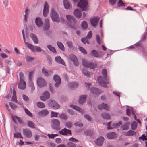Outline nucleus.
Segmentation results:
<instances>
[{"mask_svg":"<svg viewBox=\"0 0 147 147\" xmlns=\"http://www.w3.org/2000/svg\"><path fill=\"white\" fill-rule=\"evenodd\" d=\"M102 73L104 77L101 76H99L98 78V81L100 85L105 88H107V84H109V79L107 77V71L105 69H103L102 71Z\"/></svg>","mask_w":147,"mask_h":147,"instance_id":"f257e3e1","label":"nucleus"},{"mask_svg":"<svg viewBox=\"0 0 147 147\" xmlns=\"http://www.w3.org/2000/svg\"><path fill=\"white\" fill-rule=\"evenodd\" d=\"M50 15L52 20L53 22H64L63 19V18L61 19V20H60L58 14L53 8L51 9Z\"/></svg>","mask_w":147,"mask_h":147,"instance_id":"f03ea898","label":"nucleus"},{"mask_svg":"<svg viewBox=\"0 0 147 147\" xmlns=\"http://www.w3.org/2000/svg\"><path fill=\"white\" fill-rule=\"evenodd\" d=\"M88 4V2L87 0H80L78 3L77 6L81 8L82 11H87Z\"/></svg>","mask_w":147,"mask_h":147,"instance_id":"7ed1b4c3","label":"nucleus"},{"mask_svg":"<svg viewBox=\"0 0 147 147\" xmlns=\"http://www.w3.org/2000/svg\"><path fill=\"white\" fill-rule=\"evenodd\" d=\"M66 17L67 20L71 23L70 26L71 28L75 29L76 27V24L77 21L76 19L71 15H67Z\"/></svg>","mask_w":147,"mask_h":147,"instance_id":"20e7f679","label":"nucleus"},{"mask_svg":"<svg viewBox=\"0 0 147 147\" xmlns=\"http://www.w3.org/2000/svg\"><path fill=\"white\" fill-rule=\"evenodd\" d=\"M36 84L40 88L45 87L47 85V83L45 80L41 77H40L38 78Z\"/></svg>","mask_w":147,"mask_h":147,"instance_id":"39448f33","label":"nucleus"},{"mask_svg":"<svg viewBox=\"0 0 147 147\" xmlns=\"http://www.w3.org/2000/svg\"><path fill=\"white\" fill-rule=\"evenodd\" d=\"M26 44L27 47L34 52H40L42 51L41 49L39 46H34L30 43Z\"/></svg>","mask_w":147,"mask_h":147,"instance_id":"423d86ee","label":"nucleus"},{"mask_svg":"<svg viewBox=\"0 0 147 147\" xmlns=\"http://www.w3.org/2000/svg\"><path fill=\"white\" fill-rule=\"evenodd\" d=\"M82 63L84 66L87 67H89L91 69H94L96 66V64L89 62L85 59H82Z\"/></svg>","mask_w":147,"mask_h":147,"instance_id":"0eeeda50","label":"nucleus"},{"mask_svg":"<svg viewBox=\"0 0 147 147\" xmlns=\"http://www.w3.org/2000/svg\"><path fill=\"white\" fill-rule=\"evenodd\" d=\"M49 105L55 109H57L60 107V106L56 101L49 100L48 103Z\"/></svg>","mask_w":147,"mask_h":147,"instance_id":"6e6552de","label":"nucleus"},{"mask_svg":"<svg viewBox=\"0 0 147 147\" xmlns=\"http://www.w3.org/2000/svg\"><path fill=\"white\" fill-rule=\"evenodd\" d=\"M70 59L73 62L74 65L77 66L78 65V62L76 57L73 54H71L69 55Z\"/></svg>","mask_w":147,"mask_h":147,"instance_id":"1a4fd4ad","label":"nucleus"},{"mask_svg":"<svg viewBox=\"0 0 147 147\" xmlns=\"http://www.w3.org/2000/svg\"><path fill=\"white\" fill-rule=\"evenodd\" d=\"M50 96L49 92L47 91H45L43 93L42 96L40 97L41 100L42 101H45L48 99Z\"/></svg>","mask_w":147,"mask_h":147,"instance_id":"9d476101","label":"nucleus"},{"mask_svg":"<svg viewBox=\"0 0 147 147\" xmlns=\"http://www.w3.org/2000/svg\"><path fill=\"white\" fill-rule=\"evenodd\" d=\"M53 79L54 81L56 82L55 84V86L56 87H57L61 83V80L60 77L57 75H55L54 76Z\"/></svg>","mask_w":147,"mask_h":147,"instance_id":"9b49d317","label":"nucleus"},{"mask_svg":"<svg viewBox=\"0 0 147 147\" xmlns=\"http://www.w3.org/2000/svg\"><path fill=\"white\" fill-rule=\"evenodd\" d=\"M42 74L45 76L47 77L52 75L53 74V71L51 70H47L44 67H43L42 69Z\"/></svg>","mask_w":147,"mask_h":147,"instance_id":"f8f14e48","label":"nucleus"},{"mask_svg":"<svg viewBox=\"0 0 147 147\" xmlns=\"http://www.w3.org/2000/svg\"><path fill=\"white\" fill-rule=\"evenodd\" d=\"M49 11V6L47 2H45L43 11V14L44 17L47 16Z\"/></svg>","mask_w":147,"mask_h":147,"instance_id":"ddd939ff","label":"nucleus"},{"mask_svg":"<svg viewBox=\"0 0 147 147\" xmlns=\"http://www.w3.org/2000/svg\"><path fill=\"white\" fill-rule=\"evenodd\" d=\"M23 131L24 134L27 137H31L32 136V133L31 131L28 129H23Z\"/></svg>","mask_w":147,"mask_h":147,"instance_id":"4468645a","label":"nucleus"},{"mask_svg":"<svg viewBox=\"0 0 147 147\" xmlns=\"http://www.w3.org/2000/svg\"><path fill=\"white\" fill-rule=\"evenodd\" d=\"M26 87V83L24 80H20L18 85V88L24 90Z\"/></svg>","mask_w":147,"mask_h":147,"instance_id":"2eb2a0df","label":"nucleus"},{"mask_svg":"<svg viewBox=\"0 0 147 147\" xmlns=\"http://www.w3.org/2000/svg\"><path fill=\"white\" fill-rule=\"evenodd\" d=\"M59 133L60 134L65 135L68 134H71V131L70 130L67 129L65 128L62 129L59 131Z\"/></svg>","mask_w":147,"mask_h":147,"instance_id":"dca6fc26","label":"nucleus"},{"mask_svg":"<svg viewBox=\"0 0 147 147\" xmlns=\"http://www.w3.org/2000/svg\"><path fill=\"white\" fill-rule=\"evenodd\" d=\"M98 108L99 109L101 110L104 109L107 110H109V107L106 104H102L98 106Z\"/></svg>","mask_w":147,"mask_h":147,"instance_id":"f3484780","label":"nucleus"},{"mask_svg":"<svg viewBox=\"0 0 147 147\" xmlns=\"http://www.w3.org/2000/svg\"><path fill=\"white\" fill-rule=\"evenodd\" d=\"M35 23L38 27H41L43 25V23L41 19L39 17L37 18L35 20Z\"/></svg>","mask_w":147,"mask_h":147,"instance_id":"a211bd4d","label":"nucleus"},{"mask_svg":"<svg viewBox=\"0 0 147 147\" xmlns=\"http://www.w3.org/2000/svg\"><path fill=\"white\" fill-rule=\"evenodd\" d=\"M104 141V138L103 137L100 136L97 139V140L95 141V143L98 145L101 146L102 144Z\"/></svg>","mask_w":147,"mask_h":147,"instance_id":"6ab92c4d","label":"nucleus"},{"mask_svg":"<svg viewBox=\"0 0 147 147\" xmlns=\"http://www.w3.org/2000/svg\"><path fill=\"white\" fill-rule=\"evenodd\" d=\"M99 20V19L98 17L94 18L90 20V22L92 25L94 26H96L97 25Z\"/></svg>","mask_w":147,"mask_h":147,"instance_id":"aec40b11","label":"nucleus"},{"mask_svg":"<svg viewBox=\"0 0 147 147\" xmlns=\"http://www.w3.org/2000/svg\"><path fill=\"white\" fill-rule=\"evenodd\" d=\"M63 4L65 8L67 9H70L71 8V6L68 0H64Z\"/></svg>","mask_w":147,"mask_h":147,"instance_id":"412c9836","label":"nucleus"},{"mask_svg":"<svg viewBox=\"0 0 147 147\" xmlns=\"http://www.w3.org/2000/svg\"><path fill=\"white\" fill-rule=\"evenodd\" d=\"M74 15L78 18H80L82 16L81 11L78 9H75L74 12Z\"/></svg>","mask_w":147,"mask_h":147,"instance_id":"4be33fe9","label":"nucleus"},{"mask_svg":"<svg viewBox=\"0 0 147 147\" xmlns=\"http://www.w3.org/2000/svg\"><path fill=\"white\" fill-rule=\"evenodd\" d=\"M78 86V84L76 82H72L69 83L68 87L70 88H76Z\"/></svg>","mask_w":147,"mask_h":147,"instance_id":"5701e85b","label":"nucleus"},{"mask_svg":"<svg viewBox=\"0 0 147 147\" xmlns=\"http://www.w3.org/2000/svg\"><path fill=\"white\" fill-rule=\"evenodd\" d=\"M55 61L58 63L62 64L63 65H65V63L63 60L60 56H57L55 57Z\"/></svg>","mask_w":147,"mask_h":147,"instance_id":"b1692460","label":"nucleus"},{"mask_svg":"<svg viewBox=\"0 0 147 147\" xmlns=\"http://www.w3.org/2000/svg\"><path fill=\"white\" fill-rule=\"evenodd\" d=\"M124 135L127 136H132L134 135H136V133L134 131L130 130L127 132H124L123 133Z\"/></svg>","mask_w":147,"mask_h":147,"instance_id":"393cba45","label":"nucleus"},{"mask_svg":"<svg viewBox=\"0 0 147 147\" xmlns=\"http://www.w3.org/2000/svg\"><path fill=\"white\" fill-rule=\"evenodd\" d=\"M52 124L55 126H58L60 125V122L58 119H54L51 121Z\"/></svg>","mask_w":147,"mask_h":147,"instance_id":"a878e982","label":"nucleus"},{"mask_svg":"<svg viewBox=\"0 0 147 147\" xmlns=\"http://www.w3.org/2000/svg\"><path fill=\"white\" fill-rule=\"evenodd\" d=\"M30 36L35 44H37L38 43V38L35 34L33 33H31L30 34Z\"/></svg>","mask_w":147,"mask_h":147,"instance_id":"bb28decb","label":"nucleus"},{"mask_svg":"<svg viewBox=\"0 0 147 147\" xmlns=\"http://www.w3.org/2000/svg\"><path fill=\"white\" fill-rule=\"evenodd\" d=\"M91 91L92 94H98L100 93L99 89L94 88H91Z\"/></svg>","mask_w":147,"mask_h":147,"instance_id":"cd10ccee","label":"nucleus"},{"mask_svg":"<svg viewBox=\"0 0 147 147\" xmlns=\"http://www.w3.org/2000/svg\"><path fill=\"white\" fill-rule=\"evenodd\" d=\"M12 117L13 121L16 123L17 121V120L20 124H21L22 123V121L20 118L17 117V116H12Z\"/></svg>","mask_w":147,"mask_h":147,"instance_id":"c85d7f7f","label":"nucleus"},{"mask_svg":"<svg viewBox=\"0 0 147 147\" xmlns=\"http://www.w3.org/2000/svg\"><path fill=\"white\" fill-rule=\"evenodd\" d=\"M86 96L85 95L81 96L80 97L79 100V102L80 104H82L86 101Z\"/></svg>","mask_w":147,"mask_h":147,"instance_id":"c756f323","label":"nucleus"},{"mask_svg":"<svg viewBox=\"0 0 147 147\" xmlns=\"http://www.w3.org/2000/svg\"><path fill=\"white\" fill-rule=\"evenodd\" d=\"M116 134L113 132L108 133L107 134V137L110 139H112L114 138Z\"/></svg>","mask_w":147,"mask_h":147,"instance_id":"7c9ffc66","label":"nucleus"},{"mask_svg":"<svg viewBox=\"0 0 147 147\" xmlns=\"http://www.w3.org/2000/svg\"><path fill=\"white\" fill-rule=\"evenodd\" d=\"M49 112L46 109H43L38 113L39 115L41 116L46 115L48 114Z\"/></svg>","mask_w":147,"mask_h":147,"instance_id":"2f4dec72","label":"nucleus"},{"mask_svg":"<svg viewBox=\"0 0 147 147\" xmlns=\"http://www.w3.org/2000/svg\"><path fill=\"white\" fill-rule=\"evenodd\" d=\"M91 55L92 56H94L95 57H100V55H99L98 52L95 50H92L91 53Z\"/></svg>","mask_w":147,"mask_h":147,"instance_id":"473e14b6","label":"nucleus"},{"mask_svg":"<svg viewBox=\"0 0 147 147\" xmlns=\"http://www.w3.org/2000/svg\"><path fill=\"white\" fill-rule=\"evenodd\" d=\"M70 106L71 107L73 108L74 109H75L76 110L78 111H79L80 112H82V110L81 109V108L78 106H76L72 105H70Z\"/></svg>","mask_w":147,"mask_h":147,"instance_id":"72a5a7b5","label":"nucleus"},{"mask_svg":"<svg viewBox=\"0 0 147 147\" xmlns=\"http://www.w3.org/2000/svg\"><path fill=\"white\" fill-rule=\"evenodd\" d=\"M127 114L128 116H130L132 113L133 115H134V113L133 109H127L126 111Z\"/></svg>","mask_w":147,"mask_h":147,"instance_id":"f704fd0d","label":"nucleus"},{"mask_svg":"<svg viewBox=\"0 0 147 147\" xmlns=\"http://www.w3.org/2000/svg\"><path fill=\"white\" fill-rule=\"evenodd\" d=\"M27 124L29 127L31 128H35V124L31 121H28Z\"/></svg>","mask_w":147,"mask_h":147,"instance_id":"c9c22d12","label":"nucleus"},{"mask_svg":"<svg viewBox=\"0 0 147 147\" xmlns=\"http://www.w3.org/2000/svg\"><path fill=\"white\" fill-rule=\"evenodd\" d=\"M25 14L24 15V22H26L27 21V17L28 14V10L26 9L25 11Z\"/></svg>","mask_w":147,"mask_h":147,"instance_id":"e433bc0d","label":"nucleus"},{"mask_svg":"<svg viewBox=\"0 0 147 147\" xmlns=\"http://www.w3.org/2000/svg\"><path fill=\"white\" fill-rule=\"evenodd\" d=\"M101 115L102 117L105 119H109L110 118V116L107 113H102Z\"/></svg>","mask_w":147,"mask_h":147,"instance_id":"4c0bfd02","label":"nucleus"},{"mask_svg":"<svg viewBox=\"0 0 147 147\" xmlns=\"http://www.w3.org/2000/svg\"><path fill=\"white\" fill-rule=\"evenodd\" d=\"M57 44L58 47L62 50H64V47L63 44L61 42H57Z\"/></svg>","mask_w":147,"mask_h":147,"instance_id":"58836bf2","label":"nucleus"},{"mask_svg":"<svg viewBox=\"0 0 147 147\" xmlns=\"http://www.w3.org/2000/svg\"><path fill=\"white\" fill-rule=\"evenodd\" d=\"M29 86L31 88V91L32 92H33L35 90V88L34 86V84L31 81H30V82H29Z\"/></svg>","mask_w":147,"mask_h":147,"instance_id":"ea45409f","label":"nucleus"},{"mask_svg":"<svg viewBox=\"0 0 147 147\" xmlns=\"http://www.w3.org/2000/svg\"><path fill=\"white\" fill-rule=\"evenodd\" d=\"M137 126V124L136 122L134 121L131 123V129L134 130L136 129Z\"/></svg>","mask_w":147,"mask_h":147,"instance_id":"a19ab883","label":"nucleus"},{"mask_svg":"<svg viewBox=\"0 0 147 147\" xmlns=\"http://www.w3.org/2000/svg\"><path fill=\"white\" fill-rule=\"evenodd\" d=\"M37 105L38 107L40 108H43L45 107V105L41 102H38L37 103Z\"/></svg>","mask_w":147,"mask_h":147,"instance_id":"79ce46f5","label":"nucleus"},{"mask_svg":"<svg viewBox=\"0 0 147 147\" xmlns=\"http://www.w3.org/2000/svg\"><path fill=\"white\" fill-rule=\"evenodd\" d=\"M47 48L51 51H52L53 53H55L56 52L55 49L53 47L50 45L47 46Z\"/></svg>","mask_w":147,"mask_h":147,"instance_id":"37998d69","label":"nucleus"},{"mask_svg":"<svg viewBox=\"0 0 147 147\" xmlns=\"http://www.w3.org/2000/svg\"><path fill=\"white\" fill-rule=\"evenodd\" d=\"M84 134L87 136H91L92 133L93 132L92 131L89 130H86L85 131H84Z\"/></svg>","mask_w":147,"mask_h":147,"instance_id":"c03bdc74","label":"nucleus"},{"mask_svg":"<svg viewBox=\"0 0 147 147\" xmlns=\"http://www.w3.org/2000/svg\"><path fill=\"white\" fill-rule=\"evenodd\" d=\"M122 124L121 121L119 122L118 123L116 124H112V126L114 128H117L119 126Z\"/></svg>","mask_w":147,"mask_h":147,"instance_id":"a18cd8bd","label":"nucleus"},{"mask_svg":"<svg viewBox=\"0 0 147 147\" xmlns=\"http://www.w3.org/2000/svg\"><path fill=\"white\" fill-rule=\"evenodd\" d=\"M117 4L118 7L124 6L125 5L121 0H119Z\"/></svg>","mask_w":147,"mask_h":147,"instance_id":"49530a36","label":"nucleus"},{"mask_svg":"<svg viewBox=\"0 0 147 147\" xmlns=\"http://www.w3.org/2000/svg\"><path fill=\"white\" fill-rule=\"evenodd\" d=\"M121 128L122 130H127L129 128L128 126L126 124L122 125Z\"/></svg>","mask_w":147,"mask_h":147,"instance_id":"de8ad7c7","label":"nucleus"},{"mask_svg":"<svg viewBox=\"0 0 147 147\" xmlns=\"http://www.w3.org/2000/svg\"><path fill=\"white\" fill-rule=\"evenodd\" d=\"M82 28L84 29H86L87 28V23L85 21H84L82 24Z\"/></svg>","mask_w":147,"mask_h":147,"instance_id":"09e8293b","label":"nucleus"},{"mask_svg":"<svg viewBox=\"0 0 147 147\" xmlns=\"http://www.w3.org/2000/svg\"><path fill=\"white\" fill-rule=\"evenodd\" d=\"M50 27V24H45L43 28V30L44 31H46L48 30Z\"/></svg>","mask_w":147,"mask_h":147,"instance_id":"8fccbe9b","label":"nucleus"},{"mask_svg":"<svg viewBox=\"0 0 147 147\" xmlns=\"http://www.w3.org/2000/svg\"><path fill=\"white\" fill-rule=\"evenodd\" d=\"M14 137L16 138H22V137L21 134L20 133H17L16 134H14Z\"/></svg>","mask_w":147,"mask_h":147,"instance_id":"3c124183","label":"nucleus"},{"mask_svg":"<svg viewBox=\"0 0 147 147\" xmlns=\"http://www.w3.org/2000/svg\"><path fill=\"white\" fill-rule=\"evenodd\" d=\"M66 126L68 128H70L72 126V123L70 121L67 122L65 124Z\"/></svg>","mask_w":147,"mask_h":147,"instance_id":"603ef678","label":"nucleus"},{"mask_svg":"<svg viewBox=\"0 0 147 147\" xmlns=\"http://www.w3.org/2000/svg\"><path fill=\"white\" fill-rule=\"evenodd\" d=\"M26 59L27 62H29L33 61L34 58L30 56H27L26 58Z\"/></svg>","mask_w":147,"mask_h":147,"instance_id":"864d4df0","label":"nucleus"},{"mask_svg":"<svg viewBox=\"0 0 147 147\" xmlns=\"http://www.w3.org/2000/svg\"><path fill=\"white\" fill-rule=\"evenodd\" d=\"M47 136L49 137V138H53L55 137L58 136V135L57 134H48Z\"/></svg>","mask_w":147,"mask_h":147,"instance_id":"5fc2aeb1","label":"nucleus"},{"mask_svg":"<svg viewBox=\"0 0 147 147\" xmlns=\"http://www.w3.org/2000/svg\"><path fill=\"white\" fill-rule=\"evenodd\" d=\"M59 117L60 118L64 120H66L67 119V116L65 114L59 115Z\"/></svg>","mask_w":147,"mask_h":147,"instance_id":"6e6d98bb","label":"nucleus"},{"mask_svg":"<svg viewBox=\"0 0 147 147\" xmlns=\"http://www.w3.org/2000/svg\"><path fill=\"white\" fill-rule=\"evenodd\" d=\"M82 72L84 75L87 76H89L90 75V73L87 71L86 70H82Z\"/></svg>","mask_w":147,"mask_h":147,"instance_id":"4d7b16f0","label":"nucleus"},{"mask_svg":"<svg viewBox=\"0 0 147 147\" xmlns=\"http://www.w3.org/2000/svg\"><path fill=\"white\" fill-rule=\"evenodd\" d=\"M19 76L20 77V80H24V75L22 72H20L19 73Z\"/></svg>","mask_w":147,"mask_h":147,"instance_id":"13d9d810","label":"nucleus"},{"mask_svg":"<svg viewBox=\"0 0 147 147\" xmlns=\"http://www.w3.org/2000/svg\"><path fill=\"white\" fill-rule=\"evenodd\" d=\"M9 105L13 109H15L17 107L16 105L13 103L10 102L9 103Z\"/></svg>","mask_w":147,"mask_h":147,"instance_id":"bf43d9fd","label":"nucleus"},{"mask_svg":"<svg viewBox=\"0 0 147 147\" xmlns=\"http://www.w3.org/2000/svg\"><path fill=\"white\" fill-rule=\"evenodd\" d=\"M92 36V32L91 31H90L88 33V34L86 37V38L90 39L91 38Z\"/></svg>","mask_w":147,"mask_h":147,"instance_id":"052dcab7","label":"nucleus"},{"mask_svg":"<svg viewBox=\"0 0 147 147\" xmlns=\"http://www.w3.org/2000/svg\"><path fill=\"white\" fill-rule=\"evenodd\" d=\"M117 0H109V3L111 5H114L116 3Z\"/></svg>","mask_w":147,"mask_h":147,"instance_id":"680f3d73","label":"nucleus"},{"mask_svg":"<svg viewBox=\"0 0 147 147\" xmlns=\"http://www.w3.org/2000/svg\"><path fill=\"white\" fill-rule=\"evenodd\" d=\"M79 49L83 53L86 54L87 53L85 49L82 47H79Z\"/></svg>","mask_w":147,"mask_h":147,"instance_id":"e2e57ef3","label":"nucleus"},{"mask_svg":"<svg viewBox=\"0 0 147 147\" xmlns=\"http://www.w3.org/2000/svg\"><path fill=\"white\" fill-rule=\"evenodd\" d=\"M81 41L84 44H86V43H89V41L86 38H82Z\"/></svg>","mask_w":147,"mask_h":147,"instance_id":"0e129e2a","label":"nucleus"},{"mask_svg":"<svg viewBox=\"0 0 147 147\" xmlns=\"http://www.w3.org/2000/svg\"><path fill=\"white\" fill-rule=\"evenodd\" d=\"M67 145L69 147H76L75 144L71 142L68 143Z\"/></svg>","mask_w":147,"mask_h":147,"instance_id":"69168bd1","label":"nucleus"},{"mask_svg":"<svg viewBox=\"0 0 147 147\" xmlns=\"http://www.w3.org/2000/svg\"><path fill=\"white\" fill-rule=\"evenodd\" d=\"M25 111L26 112V113L28 115L31 116L32 115V113H30V112L27 109H25Z\"/></svg>","mask_w":147,"mask_h":147,"instance_id":"338daca9","label":"nucleus"},{"mask_svg":"<svg viewBox=\"0 0 147 147\" xmlns=\"http://www.w3.org/2000/svg\"><path fill=\"white\" fill-rule=\"evenodd\" d=\"M96 39L98 44H100V39L99 36L98 35H96Z\"/></svg>","mask_w":147,"mask_h":147,"instance_id":"774afa93","label":"nucleus"}]
</instances>
